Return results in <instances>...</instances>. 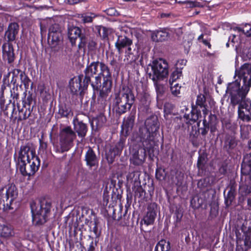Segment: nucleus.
I'll return each instance as SVG.
<instances>
[{
	"label": "nucleus",
	"instance_id": "nucleus-1",
	"mask_svg": "<svg viewBox=\"0 0 251 251\" xmlns=\"http://www.w3.org/2000/svg\"><path fill=\"white\" fill-rule=\"evenodd\" d=\"M159 126L157 118L151 117L146 120L145 126L139 128V133L133 134L131 140L136 143L142 142L144 147L143 150L135 151L132 153L130 161L134 165H141L144 162L146 151L151 154L155 144L154 138Z\"/></svg>",
	"mask_w": 251,
	"mask_h": 251
},
{
	"label": "nucleus",
	"instance_id": "nucleus-2",
	"mask_svg": "<svg viewBox=\"0 0 251 251\" xmlns=\"http://www.w3.org/2000/svg\"><path fill=\"white\" fill-rule=\"evenodd\" d=\"M226 93L229 94L230 103L233 106L238 105V117L244 121L249 122L251 120V102L246 100L247 94L241 99L240 82L235 80L228 85Z\"/></svg>",
	"mask_w": 251,
	"mask_h": 251
},
{
	"label": "nucleus",
	"instance_id": "nucleus-3",
	"mask_svg": "<svg viewBox=\"0 0 251 251\" xmlns=\"http://www.w3.org/2000/svg\"><path fill=\"white\" fill-rule=\"evenodd\" d=\"M100 74L95 77V81L92 82L91 85L93 89H98L101 82V77H103L102 87L100 91L98 100L102 105H105L108 94L111 89V75L108 66L103 63H100Z\"/></svg>",
	"mask_w": 251,
	"mask_h": 251
},
{
	"label": "nucleus",
	"instance_id": "nucleus-4",
	"mask_svg": "<svg viewBox=\"0 0 251 251\" xmlns=\"http://www.w3.org/2000/svg\"><path fill=\"white\" fill-rule=\"evenodd\" d=\"M135 101V97L130 88L123 86L118 93L115 94L113 105L116 112L124 114L129 110Z\"/></svg>",
	"mask_w": 251,
	"mask_h": 251
},
{
	"label": "nucleus",
	"instance_id": "nucleus-5",
	"mask_svg": "<svg viewBox=\"0 0 251 251\" xmlns=\"http://www.w3.org/2000/svg\"><path fill=\"white\" fill-rule=\"evenodd\" d=\"M18 196V191L13 184H9L0 190V209H13L12 203Z\"/></svg>",
	"mask_w": 251,
	"mask_h": 251
},
{
	"label": "nucleus",
	"instance_id": "nucleus-6",
	"mask_svg": "<svg viewBox=\"0 0 251 251\" xmlns=\"http://www.w3.org/2000/svg\"><path fill=\"white\" fill-rule=\"evenodd\" d=\"M235 75L242 80V86H240L239 98L244 97L248 94L251 87V64L245 63L238 69H236Z\"/></svg>",
	"mask_w": 251,
	"mask_h": 251
},
{
	"label": "nucleus",
	"instance_id": "nucleus-7",
	"mask_svg": "<svg viewBox=\"0 0 251 251\" xmlns=\"http://www.w3.org/2000/svg\"><path fill=\"white\" fill-rule=\"evenodd\" d=\"M30 207L33 223L36 225L46 223L51 208L50 202L43 201L37 205L32 203Z\"/></svg>",
	"mask_w": 251,
	"mask_h": 251
},
{
	"label": "nucleus",
	"instance_id": "nucleus-8",
	"mask_svg": "<svg viewBox=\"0 0 251 251\" xmlns=\"http://www.w3.org/2000/svg\"><path fill=\"white\" fill-rule=\"evenodd\" d=\"M76 138L75 132L70 126L62 128L59 133L60 149L57 151L63 152L68 151L73 146V142Z\"/></svg>",
	"mask_w": 251,
	"mask_h": 251
},
{
	"label": "nucleus",
	"instance_id": "nucleus-9",
	"mask_svg": "<svg viewBox=\"0 0 251 251\" xmlns=\"http://www.w3.org/2000/svg\"><path fill=\"white\" fill-rule=\"evenodd\" d=\"M151 69L152 73H150L149 76L153 81L163 80L168 75V64L163 59L159 58L154 60L152 63Z\"/></svg>",
	"mask_w": 251,
	"mask_h": 251
},
{
	"label": "nucleus",
	"instance_id": "nucleus-10",
	"mask_svg": "<svg viewBox=\"0 0 251 251\" xmlns=\"http://www.w3.org/2000/svg\"><path fill=\"white\" fill-rule=\"evenodd\" d=\"M61 31V27L58 24H53L50 27L48 40L51 48H56L62 43Z\"/></svg>",
	"mask_w": 251,
	"mask_h": 251
},
{
	"label": "nucleus",
	"instance_id": "nucleus-11",
	"mask_svg": "<svg viewBox=\"0 0 251 251\" xmlns=\"http://www.w3.org/2000/svg\"><path fill=\"white\" fill-rule=\"evenodd\" d=\"M40 164L39 158H33L32 160L20 162V171L23 176H31L38 171Z\"/></svg>",
	"mask_w": 251,
	"mask_h": 251
},
{
	"label": "nucleus",
	"instance_id": "nucleus-12",
	"mask_svg": "<svg viewBox=\"0 0 251 251\" xmlns=\"http://www.w3.org/2000/svg\"><path fill=\"white\" fill-rule=\"evenodd\" d=\"M33 158H38L35 155V150L29 145H26L21 147L19 155L20 162H24L32 160Z\"/></svg>",
	"mask_w": 251,
	"mask_h": 251
},
{
	"label": "nucleus",
	"instance_id": "nucleus-13",
	"mask_svg": "<svg viewBox=\"0 0 251 251\" xmlns=\"http://www.w3.org/2000/svg\"><path fill=\"white\" fill-rule=\"evenodd\" d=\"M157 209V206L155 203H150L148 205L147 214L143 218L145 224L150 225L153 223L156 216Z\"/></svg>",
	"mask_w": 251,
	"mask_h": 251
},
{
	"label": "nucleus",
	"instance_id": "nucleus-14",
	"mask_svg": "<svg viewBox=\"0 0 251 251\" xmlns=\"http://www.w3.org/2000/svg\"><path fill=\"white\" fill-rule=\"evenodd\" d=\"M81 78L80 76L72 79L70 82V88L74 94H79L82 96L85 86H81Z\"/></svg>",
	"mask_w": 251,
	"mask_h": 251
},
{
	"label": "nucleus",
	"instance_id": "nucleus-15",
	"mask_svg": "<svg viewBox=\"0 0 251 251\" xmlns=\"http://www.w3.org/2000/svg\"><path fill=\"white\" fill-rule=\"evenodd\" d=\"M85 160L86 165L90 168H94L96 169L99 165V160L94 151L90 148H89L85 155Z\"/></svg>",
	"mask_w": 251,
	"mask_h": 251
},
{
	"label": "nucleus",
	"instance_id": "nucleus-16",
	"mask_svg": "<svg viewBox=\"0 0 251 251\" xmlns=\"http://www.w3.org/2000/svg\"><path fill=\"white\" fill-rule=\"evenodd\" d=\"M2 49L4 59L7 60L8 63H12L15 59L12 45L9 43H5L2 45Z\"/></svg>",
	"mask_w": 251,
	"mask_h": 251
},
{
	"label": "nucleus",
	"instance_id": "nucleus-17",
	"mask_svg": "<svg viewBox=\"0 0 251 251\" xmlns=\"http://www.w3.org/2000/svg\"><path fill=\"white\" fill-rule=\"evenodd\" d=\"M132 41L126 36H119L115 43V47L119 54L123 52V49H126L132 45Z\"/></svg>",
	"mask_w": 251,
	"mask_h": 251
},
{
	"label": "nucleus",
	"instance_id": "nucleus-18",
	"mask_svg": "<svg viewBox=\"0 0 251 251\" xmlns=\"http://www.w3.org/2000/svg\"><path fill=\"white\" fill-rule=\"evenodd\" d=\"M79 116L77 115L73 120L74 128L79 137L84 138L86 136L87 128L85 124L79 120Z\"/></svg>",
	"mask_w": 251,
	"mask_h": 251
},
{
	"label": "nucleus",
	"instance_id": "nucleus-19",
	"mask_svg": "<svg viewBox=\"0 0 251 251\" xmlns=\"http://www.w3.org/2000/svg\"><path fill=\"white\" fill-rule=\"evenodd\" d=\"M138 56V51L132 44L125 49L124 61L126 63H131L137 59Z\"/></svg>",
	"mask_w": 251,
	"mask_h": 251
},
{
	"label": "nucleus",
	"instance_id": "nucleus-20",
	"mask_svg": "<svg viewBox=\"0 0 251 251\" xmlns=\"http://www.w3.org/2000/svg\"><path fill=\"white\" fill-rule=\"evenodd\" d=\"M232 30L237 33V34L232 35V41L233 42H235L234 40L237 36L240 37L242 35H245L247 37L251 36V25L250 24H245L242 27H233Z\"/></svg>",
	"mask_w": 251,
	"mask_h": 251
},
{
	"label": "nucleus",
	"instance_id": "nucleus-21",
	"mask_svg": "<svg viewBox=\"0 0 251 251\" xmlns=\"http://www.w3.org/2000/svg\"><path fill=\"white\" fill-rule=\"evenodd\" d=\"M15 235L13 226L9 224H0V237L8 239Z\"/></svg>",
	"mask_w": 251,
	"mask_h": 251
},
{
	"label": "nucleus",
	"instance_id": "nucleus-22",
	"mask_svg": "<svg viewBox=\"0 0 251 251\" xmlns=\"http://www.w3.org/2000/svg\"><path fill=\"white\" fill-rule=\"evenodd\" d=\"M19 29V25L17 23H12L9 25L5 33V35L7 38L8 41H13L15 40Z\"/></svg>",
	"mask_w": 251,
	"mask_h": 251
},
{
	"label": "nucleus",
	"instance_id": "nucleus-23",
	"mask_svg": "<svg viewBox=\"0 0 251 251\" xmlns=\"http://www.w3.org/2000/svg\"><path fill=\"white\" fill-rule=\"evenodd\" d=\"M81 29L79 27L69 26L68 28V36L72 44H75V40L81 36Z\"/></svg>",
	"mask_w": 251,
	"mask_h": 251
},
{
	"label": "nucleus",
	"instance_id": "nucleus-24",
	"mask_svg": "<svg viewBox=\"0 0 251 251\" xmlns=\"http://www.w3.org/2000/svg\"><path fill=\"white\" fill-rule=\"evenodd\" d=\"M241 173L243 176H248L251 179V155H247L244 158V163L241 167Z\"/></svg>",
	"mask_w": 251,
	"mask_h": 251
},
{
	"label": "nucleus",
	"instance_id": "nucleus-25",
	"mask_svg": "<svg viewBox=\"0 0 251 251\" xmlns=\"http://www.w3.org/2000/svg\"><path fill=\"white\" fill-rule=\"evenodd\" d=\"M243 176L241 177L242 182L239 187V193L243 196H246L251 193V181L245 177L243 181Z\"/></svg>",
	"mask_w": 251,
	"mask_h": 251
},
{
	"label": "nucleus",
	"instance_id": "nucleus-26",
	"mask_svg": "<svg viewBox=\"0 0 251 251\" xmlns=\"http://www.w3.org/2000/svg\"><path fill=\"white\" fill-rule=\"evenodd\" d=\"M169 35V33L166 31H156L152 33L151 39L154 42H162L168 39Z\"/></svg>",
	"mask_w": 251,
	"mask_h": 251
},
{
	"label": "nucleus",
	"instance_id": "nucleus-27",
	"mask_svg": "<svg viewBox=\"0 0 251 251\" xmlns=\"http://www.w3.org/2000/svg\"><path fill=\"white\" fill-rule=\"evenodd\" d=\"M58 113L60 117L69 118L73 115V112L71 106L66 104H62L59 105Z\"/></svg>",
	"mask_w": 251,
	"mask_h": 251
},
{
	"label": "nucleus",
	"instance_id": "nucleus-28",
	"mask_svg": "<svg viewBox=\"0 0 251 251\" xmlns=\"http://www.w3.org/2000/svg\"><path fill=\"white\" fill-rule=\"evenodd\" d=\"M100 63L99 61L92 62L85 69V73H87L88 76H93L94 75L97 73L99 67L100 68Z\"/></svg>",
	"mask_w": 251,
	"mask_h": 251
},
{
	"label": "nucleus",
	"instance_id": "nucleus-29",
	"mask_svg": "<svg viewBox=\"0 0 251 251\" xmlns=\"http://www.w3.org/2000/svg\"><path fill=\"white\" fill-rule=\"evenodd\" d=\"M96 15L92 13H84L82 14H78L77 18L80 20V22L83 23H92L93 20L96 17Z\"/></svg>",
	"mask_w": 251,
	"mask_h": 251
},
{
	"label": "nucleus",
	"instance_id": "nucleus-30",
	"mask_svg": "<svg viewBox=\"0 0 251 251\" xmlns=\"http://www.w3.org/2000/svg\"><path fill=\"white\" fill-rule=\"evenodd\" d=\"M140 172L137 171H133L129 172L126 176V180L128 183L136 182L139 181Z\"/></svg>",
	"mask_w": 251,
	"mask_h": 251
},
{
	"label": "nucleus",
	"instance_id": "nucleus-31",
	"mask_svg": "<svg viewBox=\"0 0 251 251\" xmlns=\"http://www.w3.org/2000/svg\"><path fill=\"white\" fill-rule=\"evenodd\" d=\"M159 249L161 251H169L171 249L170 242L165 240H160L155 247L156 250Z\"/></svg>",
	"mask_w": 251,
	"mask_h": 251
},
{
	"label": "nucleus",
	"instance_id": "nucleus-32",
	"mask_svg": "<svg viewBox=\"0 0 251 251\" xmlns=\"http://www.w3.org/2000/svg\"><path fill=\"white\" fill-rule=\"evenodd\" d=\"M119 154V150L117 148L114 147L112 148H111L109 150V152L107 154V159L108 160V162L109 163H112L116 155H118Z\"/></svg>",
	"mask_w": 251,
	"mask_h": 251
},
{
	"label": "nucleus",
	"instance_id": "nucleus-33",
	"mask_svg": "<svg viewBox=\"0 0 251 251\" xmlns=\"http://www.w3.org/2000/svg\"><path fill=\"white\" fill-rule=\"evenodd\" d=\"M20 78L22 83L26 90L28 89L31 81L28 76L24 72L20 74Z\"/></svg>",
	"mask_w": 251,
	"mask_h": 251
},
{
	"label": "nucleus",
	"instance_id": "nucleus-34",
	"mask_svg": "<svg viewBox=\"0 0 251 251\" xmlns=\"http://www.w3.org/2000/svg\"><path fill=\"white\" fill-rule=\"evenodd\" d=\"M158 81L159 80H156L153 81L157 98L161 97L165 92L164 86L162 85L159 84L158 82Z\"/></svg>",
	"mask_w": 251,
	"mask_h": 251
},
{
	"label": "nucleus",
	"instance_id": "nucleus-35",
	"mask_svg": "<svg viewBox=\"0 0 251 251\" xmlns=\"http://www.w3.org/2000/svg\"><path fill=\"white\" fill-rule=\"evenodd\" d=\"M181 75H182L181 70L176 69V70L174 71L173 72V73L172 74V75L170 76V78L169 82L170 83L175 82V81L176 79H177L180 77Z\"/></svg>",
	"mask_w": 251,
	"mask_h": 251
},
{
	"label": "nucleus",
	"instance_id": "nucleus-36",
	"mask_svg": "<svg viewBox=\"0 0 251 251\" xmlns=\"http://www.w3.org/2000/svg\"><path fill=\"white\" fill-rule=\"evenodd\" d=\"M170 84L172 94L175 96H177L180 93L181 87L178 83H174V82L170 83Z\"/></svg>",
	"mask_w": 251,
	"mask_h": 251
},
{
	"label": "nucleus",
	"instance_id": "nucleus-37",
	"mask_svg": "<svg viewBox=\"0 0 251 251\" xmlns=\"http://www.w3.org/2000/svg\"><path fill=\"white\" fill-rule=\"evenodd\" d=\"M135 117L134 116H129L126 121L125 122L124 125L127 128V130L131 129L134 123Z\"/></svg>",
	"mask_w": 251,
	"mask_h": 251
},
{
	"label": "nucleus",
	"instance_id": "nucleus-38",
	"mask_svg": "<svg viewBox=\"0 0 251 251\" xmlns=\"http://www.w3.org/2000/svg\"><path fill=\"white\" fill-rule=\"evenodd\" d=\"M205 98L202 94H200L197 96L196 104L200 107L204 106L205 105Z\"/></svg>",
	"mask_w": 251,
	"mask_h": 251
},
{
	"label": "nucleus",
	"instance_id": "nucleus-39",
	"mask_svg": "<svg viewBox=\"0 0 251 251\" xmlns=\"http://www.w3.org/2000/svg\"><path fill=\"white\" fill-rule=\"evenodd\" d=\"M22 72L19 69H14L12 72V78L11 79V82L13 84H15L17 82V78H18V75Z\"/></svg>",
	"mask_w": 251,
	"mask_h": 251
},
{
	"label": "nucleus",
	"instance_id": "nucleus-40",
	"mask_svg": "<svg viewBox=\"0 0 251 251\" xmlns=\"http://www.w3.org/2000/svg\"><path fill=\"white\" fill-rule=\"evenodd\" d=\"M155 176L156 178L159 180H163L165 178L164 170L161 169H157L156 170Z\"/></svg>",
	"mask_w": 251,
	"mask_h": 251
},
{
	"label": "nucleus",
	"instance_id": "nucleus-41",
	"mask_svg": "<svg viewBox=\"0 0 251 251\" xmlns=\"http://www.w3.org/2000/svg\"><path fill=\"white\" fill-rule=\"evenodd\" d=\"M205 162V159L201 157L200 156L198 160L197 166L199 169H202L204 166V164Z\"/></svg>",
	"mask_w": 251,
	"mask_h": 251
},
{
	"label": "nucleus",
	"instance_id": "nucleus-42",
	"mask_svg": "<svg viewBox=\"0 0 251 251\" xmlns=\"http://www.w3.org/2000/svg\"><path fill=\"white\" fill-rule=\"evenodd\" d=\"M209 129V126H203L199 128V130L201 131V133L202 135H205Z\"/></svg>",
	"mask_w": 251,
	"mask_h": 251
},
{
	"label": "nucleus",
	"instance_id": "nucleus-43",
	"mask_svg": "<svg viewBox=\"0 0 251 251\" xmlns=\"http://www.w3.org/2000/svg\"><path fill=\"white\" fill-rule=\"evenodd\" d=\"M85 76L84 79V86H85V89H86L88 83L90 82V78L92 76H88L87 73H85Z\"/></svg>",
	"mask_w": 251,
	"mask_h": 251
},
{
	"label": "nucleus",
	"instance_id": "nucleus-44",
	"mask_svg": "<svg viewBox=\"0 0 251 251\" xmlns=\"http://www.w3.org/2000/svg\"><path fill=\"white\" fill-rule=\"evenodd\" d=\"M191 114L192 118L190 119V121L195 122L199 119L200 113L197 112V113L195 114L192 112Z\"/></svg>",
	"mask_w": 251,
	"mask_h": 251
},
{
	"label": "nucleus",
	"instance_id": "nucleus-45",
	"mask_svg": "<svg viewBox=\"0 0 251 251\" xmlns=\"http://www.w3.org/2000/svg\"><path fill=\"white\" fill-rule=\"evenodd\" d=\"M92 231L93 232V233H94V235L96 237H98L99 236V233L98 232V227H97V226L96 223H95V224H94V226L93 227Z\"/></svg>",
	"mask_w": 251,
	"mask_h": 251
},
{
	"label": "nucleus",
	"instance_id": "nucleus-46",
	"mask_svg": "<svg viewBox=\"0 0 251 251\" xmlns=\"http://www.w3.org/2000/svg\"><path fill=\"white\" fill-rule=\"evenodd\" d=\"M201 107L203 108L202 110V113H203V116H204V118H205V116L208 113L209 110L206 107V105H205L204 106H202V107Z\"/></svg>",
	"mask_w": 251,
	"mask_h": 251
},
{
	"label": "nucleus",
	"instance_id": "nucleus-47",
	"mask_svg": "<svg viewBox=\"0 0 251 251\" xmlns=\"http://www.w3.org/2000/svg\"><path fill=\"white\" fill-rule=\"evenodd\" d=\"M79 185L87 187L88 186V181L87 180H82L80 182Z\"/></svg>",
	"mask_w": 251,
	"mask_h": 251
},
{
	"label": "nucleus",
	"instance_id": "nucleus-48",
	"mask_svg": "<svg viewBox=\"0 0 251 251\" xmlns=\"http://www.w3.org/2000/svg\"><path fill=\"white\" fill-rule=\"evenodd\" d=\"M202 42L205 45L207 46L209 48H211V45L208 40L203 39Z\"/></svg>",
	"mask_w": 251,
	"mask_h": 251
},
{
	"label": "nucleus",
	"instance_id": "nucleus-49",
	"mask_svg": "<svg viewBox=\"0 0 251 251\" xmlns=\"http://www.w3.org/2000/svg\"><path fill=\"white\" fill-rule=\"evenodd\" d=\"M111 251H122V248L120 246H117Z\"/></svg>",
	"mask_w": 251,
	"mask_h": 251
},
{
	"label": "nucleus",
	"instance_id": "nucleus-50",
	"mask_svg": "<svg viewBox=\"0 0 251 251\" xmlns=\"http://www.w3.org/2000/svg\"><path fill=\"white\" fill-rule=\"evenodd\" d=\"M189 5L190 7H196L198 6V3L197 2H189Z\"/></svg>",
	"mask_w": 251,
	"mask_h": 251
},
{
	"label": "nucleus",
	"instance_id": "nucleus-51",
	"mask_svg": "<svg viewBox=\"0 0 251 251\" xmlns=\"http://www.w3.org/2000/svg\"><path fill=\"white\" fill-rule=\"evenodd\" d=\"M195 201V200L194 199H192L191 201V205L194 208H197L199 207V206H197L196 205H194V201Z\"/></svg>",
	"mask_w": 251,
	"mask_h": 251
},
{
	"label": "nucleus",
	"instance_id": "nucleus-52",
	"mask_svg": "<svg viewBox=\"0 0 251 251\" xmlns=\"http://www.w3.org/2000/svg\"><path fill=\"white\" fill-rule=\"evenodd\" d=\"M186 62H187V61L186 60L182 59V60L178 61V63H180V64H181L182 65H185L186 63Z\"/></svg>",
	"mask_w": 251,
	"mask_h": 251
},
{
	"label": "nucleus",
	"instance_id": "nucleus-53",
	"mask_svg": "<svg viewBox=\"0 0 251 251\" xmlns=\"http://www.w3.org/2000/svg\"><path fill=\"white\" fill-rule=\"evenodd\" d=\"M202 123L203 126H209V123L207 122L206 120L205 119V118H204Z\"/></svg>",
	"mask_w": 251,
	"mask_h": 251
},
{
	"label": "nucleus",
	"instance_id": "nucleus-54",
	"mask_svg": "<svg viewBox=\"0 0 251 251\" xmlns=\"http://www.w3.org/2000/svg\"><path fill=\"white\" fill-rule=\"evenodd\" d=\"M94 250V247L93 246V242H92L91 245L90 246V248L88 250V251H93Z\"/></svg>",
	"mask_w": 251,
	"mask_h": 251
},
{
	"label": "nucleus",
	"instance_id": "nucleus-55",
	"mask_svg": "<svg viewBox=\"0 0 251 251\" xmlns=\"http://www.w3.org/2000/svg\"><path fill=\"white\" fill-rule=\"evenodd\" d=\"M48 7L46 5H44V6H40L38 7H35V8L37 9H44V8H47Z\"/></svg>",
	"mask_w": 251,
	"mask_h": 251
},
{
	"label": "nucleus",
	"instance_id": "nucleus-56",
	"mask_svg": "<svg viewBox=\"0 0 251 251\" xmlns=\"http://www.w3.org/2000/svg\"><path fill=\"white\" fill-rule=\"evenodd\" d=\"M5 88V86L4 85H2L1 86V95H3V91H4V90Z\"/></svg>",
	"mask_w": 251,
	"mask_h": 251
},
{
	"label": "nucleus",
	"instance_id": "nucleus-57",
	"mask_svg": "<svg viewBox=\"0 0 251 251\" xmlns=\"http://www.w3.org/2000/svg\"><path fill=\"white\" fill-rule=\"evenodd\" d=\"M248 205L251 207V198H249L248 200Z\"/></svg>",
	"mask_w": 251,
	"mask_h": 251
},
{
	"label": "nucleus",
	"instance_id": "nucleus-58",
	"mask_svg": "<svg viewBox=\"0 0 251 251\" xmlns=\"http://www.w3.org/2000/svg\"><path fill=\"white\" fill-rule=\"evenodd\" d=\"M114 9H113V8H111V9H110L108 10V13L109 15H112V12L113 11H114Z\"/></svg>",
	"mask_w": 251,
	"mask_h": 251
},
{
	"label": "nucleus",
	"instance_id": "nucleus-59",
	"mask_svg": "<svg viewBox=\"0 0 251 251\" xmlns=\"http://www.w3.org/2000/svg\"><path fill=\"white\" fill-rule=\"evenodd\" d=\"M30 114V112H29V114H28L27 115H26V114L25 113V114H24V117H23V118H24V119H27V118L29 116Z\"/></svg>",
	"mask_w": 251,
	"mask_h": 251
},
{
	"label": "nucleus",
	"instance_id": "nucleus-60",
	"mask_svg": "<svg viewBox=\"0 0 251 251\" xmlns=\"http://www.w3.org/2000/svg\"><path fill=\"white\" fill-rule=\"evenodd\" d=\"M203 34H201L200 35L199 37H198V40L199 41H200L201 39L202 40L203 39Z\"/></svg>",
	"mask_w": 251,
	"mask_h": 251
},
{
	"label": "nucleus",
	"instance_id": "nucleus-61",
	"mask_svg": "<svg viewBox=\"0 0 251 251\" xmlns=\"http://www.w3.org/2000/svg\"><path fill=\"white\" fill-rule=\"evenodd\" d=\"M125 1H135L136 0H123Z\"/></svg>",
	"mask_w": 251,
	"mask_h": 251
},
{
	"label": "nucleus",
	"instance_id": "nucleus-62",
	"mask_svg": "<svg viewBox=\"0 0 251 251\" xmlns=\"http://www.w3.org/2000/svg\"><path fill=\"white\" fill-rule=\"evenodd\" d=\"M249 145L250 148H251V141L250 142Z\"/></svg>",
	"mask_w": 251,
	"mask_h": 251
},
{
	"label": "nucleus",
	"instance_id": "nucleus-63",
	"mask_svg": "<svg viewBox=\"0 0 251 251\" xmlns=\"http://www.w3.org/2000/svg\"><path fill=\"white\" fill-rule=\"evenodd\" d=\"M102 29H103V31H104V30H105V27H102Z\"/></svg>",
	"mask_w": 251,
	"mask_h": 251
},
{
	"label": "nucleus",
	"instance_id": "nucleus-64",
	"mask_svg": "<svg viewBox=\"0 0 251 251\" xmlns=\"http://www.w3.org/2000/svg\"><path fill=\"white\" fill-rule=\"evenodd\" d=\"M27 99V100H29V97H28Z\"/></svg>",
	"mask_w": 251,
	"mask_h": 251
}]
</instances>
